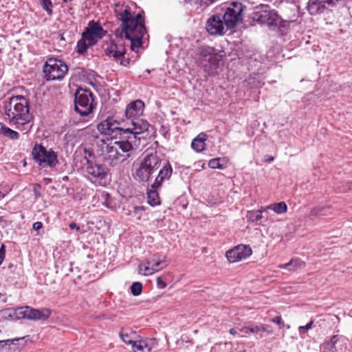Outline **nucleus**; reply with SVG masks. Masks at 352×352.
I'll list each match as a JSON object with an SVG mask.
<instances>
[{"label":"nucleus","instance_id":"nucleus-1","mask_svg":"<svg viewBox=\"0 0 352 352\" xmlns=\"http://www.w3.org/2000/svg\"><path fill=\"white\" fill-rule=\"evenodd\" d=\"M5 119L11 125L27 133L31 130L32 116L28 100L23 96L11 97L4 106Z\"/></svg>","mask_w":352,"mask_h":352},{"label":"nucleus","instance_id":"nucleus-2","mask_svg":"<svg viewBox=\"0 0 352 352\" xmlns=\"http://www.w3.org/2000/svg\"><path fill=\"white\" fill-rule=\"evenodd\" d=\"M140 140L135 139L115 141L108 144L104 140L97 142V154L109 166H115L126 161L129 157V152L133 146H138Z\"/></svg>","mask_w":352,"mask_h":352},{"label":"nucleus","instance_id":"nucleus-3","mask_svg":"<svg viewBox=\"0 0 352 352\" xmlns=\"http://www.w3.org/2000/svg\"><path fill=\"white\" fill-rule=\"evenodd\" d=\"M144 108L143 101L136 100L127 104L124 113L127 127L140 141L141 138H143L140 135L147 132L149 127V124L146 120L140 118L143 113Z\"/></svg>","mask_w":352,"mask_h":352},{"label":"nucleus","instance_id":"nucleus-4","mask_svg":"<svg viewBox=\"0 0 352 352\" xmlns=\"http://www.w3.org/2000/svg\"><path fill=\"white\" fill-rule=\"evenodd\" d=\"M105 33L106 31L98 23L89 21L85 32L82 33V38L77 43L76 52L80 54H85L87 49L96 45Z\"/></svg>","mask_w":352,"mask_h":352},{"label":"nucleus","instance_id":"nucleus-5","mask_svg":"<svg viewBox=\"0 0 352 352\" xmlns=\"http://www.w3.org/2000/svg\"><path fill=\"white\" fill-rule=\"evenodd\" d=\"M223 54L221 52L209 46H203L199 49V61L204 71L210 76L218 74V69L223 63Z\"/></svg>","mask_w":352,"mask_h":352},{"label":"nucleus","instance_id":"nucleus-6","mask_svg":"<svg viewBox=\"0 0 352 352\" xmlns=\"http://www.w3.org/2000/svg\"><path fill=\"white\" fill-rule=\"evenodd\" d=\"M162 162L163 160L156 152L146 154L135 170V178L140 182H148L151 175L161 167Z\"/></svg>","mask_w":352,"mask_h":352},{"label":"nucleus","instance_id":"nucleus-7","mask_svg":"<svg viewBox=\"0 0 352 352\" xmlns=\"http://www.w3.org/2000/svg\"><path fill=\"white\" fill-rule=\"evenodd\" d=\"M120 123L113 118H107L98 124V130L105 135L110 136L111 138H120V140L136 139V136L133 135L131 131L126 127L120 126Z\"/></svg>","mask_w":352,"mask_h":352},{"label":"nucleus","instance_id":"nucleus-8","mask_svg":"<svg viewBox=\"0 0 352 352\" xmlns=\"http://www.w3.org/2000/svg\"><path fill=\"white\" fill-rule=\"evenodd\" d=\"M146 32L144 21L127 29H116L115 36L117 38H125L131 41V49L137 52L142 46V38Z\"/></svg>","mask_w":352,"mask_h":352},{"label":"nucleus","instance_id":"nucleus-9","mask_svg":"<svg viewBox=\"0 0 352 352\" xmlns=\"http://www.w3.org/2000/svg\"><path fill=\"white\" fill-rule=\"evenodd\" d=\"M90 90L79 88L75 93L74 109L80 116H85L92 113L96 103Z\"/></svg>","mask_w":352,"mask_h":352},{"label":"nucleus","instance_id":"nucleus-10","mask_svg":"<svg viewBox=\"0 0 352 352\" xmlns=\"http://www.w3.org/2000/svg\"><path fill=\"white\" fill-rule=\"evenodd\" d=\"M114 13L117 19L122 21L121 26L118 29H127L144 21L141 14H132L130 8L123 3H115Z\"/></svg>","mask_w":352,"mask_h":352},{"label":"nucleus","instance_id":"nucleus-11","mask_svg":"<svg viewBox=\"0 0 352 352\" xmlns=\"http://www.w3.org/2000/svg\"><path fill=\"white\" fill-rule=\"evenodd\" d=\"M68 72V66L62 60L50 58L44 65V77L47 80H62Z\"/></svg>","mask_w":352,"mask_h":352},{"label":"nucleus","instance_id":"nucleus-12","mask_svg":"<svg viewBox=\"0 0 352 352\" xmlns=\"http://www.w3.org/2000/svg\"><path fill=\"white\" fill-rule=\"evenodd\" d=\"M32 154L34 160L42 168H54L58 164L56 153L52 149L47 150L41 144H36Z\"/></svg>","mask_w":352,"mask_h":352},{"label":"nucleus","instance_id":"nucleus-13","mask_svg":"<svg viewBox=\"0 0 352 352\" xmlns=\"http://www.w3.org/2000/svg\"><path fill=\"white\" fill-rule=\"evenodd\" d=\"M245 8V6L242 3L238 1H232L223 8L225 12L222 18L225 21V25L229 29L235 28L239 22L242 21V13Z\"/></svg>","mask_w":352,"mask_h":352},{"label":"nucleus","instance_id":"nucleus-14","mask_svg":"<svg viewBox=\"0 0 352 352\" xmlns=\"http://www.w3.org/2000/svg\"><path fill=\"white\" fill-rule=\"evenodd\" d=\"M168 263L165 257L162 258L161 255L159 254H154L141 262L138 267L139 273L144 276H149L166 267Z\"/></svg>","mask_w":352,"mask_h":352},{"label":"nucleus","instance_id":"nucleus-15","mask_svg":"<svg viewBox=\"0 0 352 352\" xmlns=\"http://www.w3.org/2000/svg\"><path fill=\"white\" fill-rule=\"evenodd\" d=\"M15 314L19 318L30 320H47L52 314V310L48 308L34 309L29 306L18 307Z\"/></svg>","mask_w":352,"mask_h":352},{"label":"nucleus","instance_id":"nucleus-16","mask_svg":"<svg viewBox=\"0 0 352 352\" xmlns=\"http://www.w3.org/2000/svg\"><path fill=\"white\" fill-rule=\"evenodd\" d=\"M85 171L87 178L93 182L106 179L108 173L107 168L104 165L98 164L92 160H87Z\"/></svg>","mask_w":352,"mask_h":352},{"label":"nucleus","instance_id":"nucleus-17","mask_svg":"<svg viewBox=\"0 0 352 352\" xmlns=\"http://www.w3.org/2000/svg\"><path fill=\"white\" fill-rule=\"evenodd\" d=\"M104 52L107 56L113 58L114 60L120 61V65L126 66L129 61L128 59H124L125 49L122 44L118 45L114 41L111 40L107 44L104 49Z\"/></svg>","mask_w":352,"mask_h":352},{"label":"nucleus","instance_id":"nucleus-18","mask_svg":"<svg viewBox=\"0 0 352 352\" xmlns=\"http://www.w3.org/2000/svg\"><path fill=\"white\" fill-rule=\"evenodd\" d=\"M222 19L220 16L214 14L208 19L206 28L210 34L214 36L223 35L229 30Z\"/></svg>","mask_w":352,"mask_h":352},{"label":"nucleus","instance_id":"nucleus-19","mask_svg":"<svg viewBox=\"0 0 352 352\" xmlns=\"http://www.w3.org/2000/svg\"><path fill=\"white\" fill-rule=\"evenodd\" d=\"M252 254V249L249 245H239L226 252V257L230 263H235L245 259Z\"/></svg>","mask_w":352,"mask_h":352},{"label":"nucleus","instance_id":"nucleus-20","mask_svg":"<svg viewBox=\"0 0 352 352\" xmlns=\"http://www.w3.org/2000/svg\"><path fill=\"white\" fill-rule=\"evenodd\" d=\"M161 166L162 168H160L158 175L151 185V188L153 189L160 188L164 182L170 179L172 175L173 168L169 162L163 161Z\"/></svg>","mask_w":352,"mask_h":352},{"label":"nucleus","instance_id":"nucleus-21","mask_svg":"<svg viewBox=\"0 0 352 352\" xmlns=\"http://www.w3.org/2000/svg\"><path fill=\"white\" fill-rule=\"evenodd\" d=\"M256 11L253 13L254 21H257L261 24H265L267 21V16L270 12V8L268 5L261 4L260 6L256 7Z\"/></svg>","mask_w":352,"mask_h":352},{"label":"nucleus","instance_id":"nucleus-22","mask_svg":"<svg viewBox=\"0 0 352 352\" xmlns=\"http://www.w3.org/2000/svg\"><path fill=\"white\" fill-rule=\"evenodd\" d=\"M207 135L204 133H199L194 138L191 143L192 148L197 152H201L205 149Z\"/></svg>","mask_w":352,"mask_h":352},{"label":"nucleus","instance_id":"nucleus-23","mask_svg":"<svg viewBox=\"0 0 352 352\" xmlns=\"http://www.w3.org/2000/svg\"><path fill=\"white\" fill-rule=\"evenodd\" d=\"M120 337L124 342L127 344H131L132 346L139 338V336L137 335L136 332L131 330H122L120 332Z\"/></svg>","mask_w":352,"mask_h":352},{"label":"nucleus","instance_id":"nucleus-24","mask_svg":"<svg viewBox=\"0 0 352 352\" xmlns=\"http://www.w3.org/2000/svg\"><path fill=\"white\" fill-rule=\"evenodd\" d=\"M330 213V207L329 206H318L311 210L308 217L310 219H313L315 217L326 216Z\"/></svg>","mask_w":352,"mask_h":352},{"label":"nucleus","instance_id":"nucleus-25","mask_svg":"<svg viewBox=\"0 0 352 352\" xmlns=\"http://www.w3.org/2000/svg\"><path fill=\"white\" fill-rule=\"evenodd\" d=\"M267 208H264L261 210H256V211H249L247 214V219L248 221L255 222L258 225H263L261 222V219L264 218V216L262 213L267 212Z\"/></svg>","mask_w":352,"mask_h":352},{"label":"nucleus","instance_id":"nucleus-26","mask_svg":"<svg viewBox=\"0 0 352 352\" xmlns=\"http://www.w3.org/2000/svg\"><path fill=\"white\" fill-rule=\"evenodd\" d=\"M289 267L291 271H297L305 267V263L298 258H292L289 262L285 264L278 265L280 269H287Z\"/></svg>","mask_w":352,"mask_h":352},{"label":"nucleus","instance_id":"nucleus-27","mask_svg":"<svg viewBox=\"0 0 352 352\" xmlns=\"http://www.w3.org/2000/svg\"><path fill=\"white\" fill-rule=\"evenodd\" d=\"M0 134L10 138L12 140H16L19 138V133L6 126L5 124L0 123Z\"/></svg>","mask_w":352,"mask_h":352},{"label":"nucleus","instance_id":"nucleus-28","mask_svg":"<svg viewBox=\"0 0 352 352\" xmlns=\"http://www.w3.org/2000/svg\"><path fill=\"white\" fill-rule=\"evenodd\" d=\"M282 19L274 10H270L267 16V21L265 25L269 27L277 26L281 23Z\"/></svg>","mask_w":352,"mask_h":352},{"label":"nucleus","instance_id":"nucleus-29","mask_svg":"<svg viewBox=\"0 0 352 352\" xmlns=\"http://www.w3.org/2000/svg\"><path fill=\"white\" fill-rule=\"evenodd\" d=\"M134 352H151V348L144 340H138L132 346Z\"/></svg>","mask_w":352,"mask_h":352},{"label":"nucleus","instance_id":"nucleus-30","mask_svg":"<svg viewBox=\"0 0 352 352\" xmlns=\"http://www.w3.org/2000/svg\"><path fill=\"white\" fill-rule=\"evenodd\" d=\"M266 208H267V210L269 209L273 210L277 214H283L287 211V206L284 201H281L268 206L266 207Z\"/></svg>","mask_w":352,"mask_h":352},{"label":"nucleus","instance_id":"nucleus-31","mask_svg":"<svg viewBox=\"0 0 352 352\" xmlns=\"http://www.w3.org/2000/svg\"><path fill=\"white\" fill-rule=\"evenodd\" d=\"M148 192V202L151 206H156L160 204L159 197L156 192L157 189H153Z\"/></svg>","mask_w":352,"mask_h":352},{"label":"nucleus","instance_id":"nucleus-32","mask_svg":"<svg viewBox=\"0 0 352 352\" xmlns=\"http://www.w3.org/2000/svg\"><path fill=\"white\" fill-rule=\"evenodd\" d=\"M142 291V285L140 282H135L131 286V294L135 296H139Z\"/></svg>","mask_w":352,"mask_h":352},{"label":"nucleus","instance_id":"nucleus-33","mask_svg":"<svg viewBox=\"0 0 352 352\" xmlns=\"http://www.w3.org/2000/svg\"><path fill=\"white\" fill-rule=\"evenodd\" d=\"M39 2L44 10H45L48 14H52V3L51 0H39Z\"/></svg>","mask_w":352,"mask_h":352},{"label":"nucleus","instance_id":"nucleus-34","mask_svg":"<svg viewBox=\"0 0 352 352\" xmlns=\"http://www.w3.org/2000/svg\"><path fill=\"white\" fill-rule=\"evenodd\" d=\"M221 158H214L209 161L208 165L212 168L223 169L225 166L220 163Z\"/></svg>","mask_w":352,"mask_h":352},{"label":"nucleus","instance_id":"nucleus-35","mask_svg":"<svg viewBox=\"0 0 352 352\" xmlns=\"http://www.w3.org/2000/svg\"><path fill=\"white\" fill-rule=\"evenodd\" d=\"M20 338L8 339L5 340H0V350L4 348L6 346L15 344L16 342L19 341Z\"/></svg>","mask_w":352,"mask_h":352},{"label":"nucleus","instance_id":"nucleus-36","mask_svg":"<svg viewBox=\"0 0 352 352\" xmlns=\"http://www.w3.org/2000/svg\"><path fill=\"white\" fill-rule=\"evenodd\" d=\"M314 321L311 320L305 326H300L298 327V331L300 333H305L307 331L312 328Z\"/></svg>","mask_w":352,"mask_h":352},{"label":"nucleus","instance_id":"nucleus-37","mask_svg":"<svg viewBox=\"0 0 352 352\" xmlns=\"http://www.w3.org/2000/svg\"><path fill=\"white\" fill-rule=\"evenodd\" d=\"M337 341H338V336H333L330 339V340L326 343L327 348L330 350H332L333 348H334V346H335L336 343L337 342Z\"/></svg>","mask_w":352,"mask_h":352},{"label":"nucleus","instance_id":"nucleus-38","mask_svg":"<svg viewBox=\"0 0 352 352\" xmlns=\"http://www.w3.org/2000/svg\"><path fill=\"white\" fill-rule=\"evenodd\" d=\"M249 330L250 331V333H258L260 331H266V329L263 325H256L250 327Z\"/></svg>","mask_w":352,"mask_h":352},{"label":"nucleus","instance_id":"nucleus-39","mask_svg":"<svg viewBox=\"0 0 352 352\" xmlns=\"http://www.w3.org/2000/svg\"><path fill=\"white\" fill-rule=\"evenodd\" d=\"M272 322H273L274 323L277 324L280 329L283 328V327H284V323L282 321V318L279 316H276L275 318H274L272 320Z\"/></svg>","mask_w":352,"mask_h":352},{"label":"nucleus","instance_id":"nucleus-40","mask_svg":"<svg viewBox=\"0 0 352 352\" xmlns=\"http://www.w3.org/2000/svg\"><path fill=\"white\" fill-rule=\"evenodd\" d=\"M157 287L158 288L160 289H164L166 287V284L165 283V282L162 280V277L160 276H158L157 278Z\"/></svg>","mask_w":352,"mask_h":352},{"label":"nucleus","instance_id":"nucleus-41","mask_svg":"<svg viewBox=\"0 0 352 352\" xmlns=\"http://www.w3.org/2000/svg\"><path fill=\"white\" fill-rule=\"evenodd\" d=\"M6 254V248L4 245H2L0 248V265L2 263Z\"/></svg>","mask_w":352,"mask_h":352},{"label":"nucleus","instance_id":"nucleus-42","mask_svg":"<svg viewBox=\"0 0 352 352\" xmlns=\"http://www.w3.org/2000/svg\"><path fill=\"white\" fill-rule=\"evenodd\" d=\"M85 158L87 162V160H91V157H94L93 153L91 150L85 148Z\"/></svg>","mask_w":352,"mask_h":352},{"label":"nucleus","instance_id":"nucleus-43","mask_svg":"<svg viewBox=\"0 0 352 352\" xmlns=\"http://www.w3.org/2000/svg\"><path fill=\"white\" fill-rule=\"evenodd\" d=\"M142 210H143V207H142V206H135V207L133 208V210L130 211L129 214L133 215V214H138L140 211H142Z\"/></svg>","mask_w":352,"mask_h":352},{"label":"nucleus","instance_id":"nucleus-44","mask_svg":"<svg viewBox=\"0 0 352 352\" xmlns=\"http://www.w3.org/2000/svg\"><path fill=\"white\" fill-rule=\"evenodd\" d=\"M32 228L35 231H38L43 228V223L40 221H36L33 223Z\"/></svg>","mask_w":352,"mask_h":352},{"label":"nucleus","instance_id":"nucleus-45","mask_svg":"<svg viewBox=\"0 0 352 352\" xmlns=\"http://www.w3.org/2000/svg\"><path fill=\"white\" fill-rule=\"evenodd\" d=\"M249 329H250V327H243L239 329V331H241V333H243L245 334H248L250 333V331Z\"/></svg>","mask_w":352,"mask_h":352},{"label":"nucleus","instance_id":"nucleus-46","mask_svg":"<svg viewBox=\"0 0 352 352\" xmlns=\"http://www.w3.org/2000/svg\"><path fill=\"white\" fill-rule=\"evenodd\" d=\"M69 227L71 230H80V227L78 226H77V224L74 222H72L69 223Z\"/></svg>","mask_w":352,"mask_h":352},{"label":"nucleus","instance_id":"nucleus-47","mask_svg":"<svg viewBox=\"0 0 352 352\" xmlns=\"http://www.w3.org/2000/svg\"><path fill=\"white\" fill-rule=\"evenodd\" d=\"M216 0H200L201 3L206 4V5H210L214 2Z\"/></svg>","mask_w":352,"mask_h":352},{"label":"nucleus","instance_id":"nucleus-48","mask_svg":"<svg viewBox=\"0 0 352 352\" xmlns=\"http://www.w3.org/2000/svg\"><path fill=\"white\" fill-rule=\"evenodd\" d=\"M41 188V186L39 184H36L34 187V193L36 196H39L40 195V193L38 192V189H39Z\"/></svg>","mask_w":352,"mask_h":352},{"label":"nucleus","instance_id":"nucleus-49","mask_svg":"<svg viewBox=\"0 0 352 352\" xmlns=\"http://www.w3.org/2000/svg\"><path fill=\"white\" fill-rule=\"evenodd\" d=\"M265 160L267 162H271L274 160V157L273 156H267Z\"/></svg>","mask_w":352,"mask_h":352},{"label":"nucleus","instance_id":"nucleus-50","mask_svg":"<svg viewBox=\"0 0 352 352\" xmlns=\"http://www.w3.org/2000/svg\"><path fill=\"white\" fill-rule=\"evenodd\" d=\"M230 333L234 336L237 333V331L235 328H232L229 331Z\"/></svg>","mask_w":352,"mask_h":352},{"label":"nucleus","instance_id":"nucleus-51","mask_svg":"<svg viewBox=\"0 0 352 352\" xmlns=\"http://www.w3.org/2000/svg\"><path fill=\"white\" fill-rule=\"evenodd\" d=\"M4 196H5V195L1 191H0V200L1 199H3L4 197Z\"/></svg>","mask_w":352,"mask_h":352},{"label":"nucleus","instance_id":"nucleus-52","mask_svg":"<svg viewBox=\"0 0 352 352\" xmlns=\"http://www.w3.org/2000/svg\"><path fill=\"white\" fill-rule=\"evenodd\" d=\"M63 181H67L68 180V177L67 176H65L63 177Z\"/></svg>","mask_w":352,"mask_h":352},{"label":"nucleus","instance_id":"nucleus-53","mask_svg":"<svg viewBox=\"0 0 352 352\" xmlns=\"http://www.w3.org/2000/svg\"><path fill=\"white\" fill-rule=\"evenodd\" d=\"M3 217L0 216V223L3 221Z\"/></svg>","mask_w":352,"mask_h":352},{"label":"nucleus","instance_id":"nucleus-54","mask_svg":"<svg viewBox=\"0 0 352 352\" xmlns=\"http://www.w3.org/2000/svg\"><path fill=\"white\" fill-rule=\"evenodd\" d=\"M46 181L48 182H51V179H46Z\"/></svg>","mask_w":352,"mask_h":352},{"label":"nucleus","instance_id":"nucleus-55","mask_svg":"<svg viewBox=\"0 0 352 352\" xmlns=\"http://www.w3.org/2000/svg\"><path fill=\"white\" fill-rule=\"evenodd\" d=\"M12 267V264H10L9 266H8V267H10V268Z\"/></svg>","mask_w":352,"mask_h":352},{"label":"nucleus","instance_id":"nucleus-56","mask_svg":"<svg viewBox=\"0 0 352 352\" xmlns=\"http://www.w3.org/2000/svg\"><path fill=\"white\" fill-rule=\"evenodd\" d=\"M239 352H245V350H241Z\"/></svg>","mask_w":352,"mask_h":352}]
</instances>
